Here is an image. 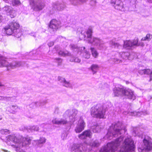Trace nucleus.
Instances as JSON below:
<instances>
[{"instance_id": "nucleus-1", "label": "nucleus", "mask_w": 152, "mask_h": 152, "mask_svg": "<svg viewBox=\"0 0 152 152\" xmlns=\"http://www.w3.org/2000/svg\"><path fill=\"white\" fill-rule=\"evenodd\" d=\"M126 131L125 127L123 125L122 123L118 121L112 124L107 134V137L111 139L113 137H116L119 135L125 133Z\"/></svg>"}, {"instance_id": "nucleus-2", "label": "nucleus", "mask_w": 152, "mask_h": 152, "mask_svg": "<svg viewBox=\"0 0 152 152\" xmlns=\"http://www.w3.org/2000/svg\"><path fill=\"white\" fill-rule=\"evenodd\" d=\"M8 139L11 141L15 142L16 144L18 143V145H15L17 148H21L29 145L31 143V139L28 137H23L19 140L14 135H10Z\"/></svg>"}, {"instance_id": "nucleus-3", "label": "nucleus", "mask_w": 152, "mask_h": 152, "mask_svg": "<svg viewBox=\"0 0 152 152\" xmlns=\"http://www.w3.org/2000/svg\"><path fill=\"white\" fill-rule=\"evenodd\" d=\"M123 139L122 136L117 139L115 142H112L107 144V146L102 147L100 152H114L118 146L120 145V143Z\"/></svg>"}, {"instance_id": "nucleus-4", "label": "nucleus", "mask_w": 152, "mask_h": 152, "mask_svg": "<svg viewBox=\"0 0 152 152\" xmlns=\"http://www.w3.org/2000/svg\"><path fill=\"white\" fill-rule=\"evenodd\" d=\"M134 141L130 137L126 138L123 143L120 152H134Z\"/></svg>"}, {"instance_id": "nucleus-5", "label": "nucleus", "mask_w": 152, "mask_h": 152, "mask_svg": "<svg viewBox=\"0 0 152 152\" xmlns=\"http://www.w3.org/2000/svg\"><path fill=\"white\" fill-rule=\"evenodd\" d=\"M91 114L94 117L99 118H104L105 111L103 109V106L97 104L92 107L91 110Z\"/></svg>"}, {"instance_id": "nucleus-6", "label": "nucleus", "mask_w": 152, "mask_h": 152, "mask_svg": "<svg viewBox=\"0 0 152 152\" xmlns=\"http://www.w3.org/2000/svg\"><path fill=\"white\" fill-rule=\"evenodd\" d=\"M23 62L20 61H14L9 63L4 57H0V67H7V70L8 71L9 70V67L14 69L23 65Z\"/></svg>"}, {"instance_id": "nucleus-7", "label": "nucleus", "mask_w": 152, "mask_h": 152, "mask_svg": "<svg viewBox=\"0 0 152 152\" xmlns=\"http://www.w3.org/2000/svg\"><path fill=\"white\" fill-rule=\"evenodd\" d=\"M143 145L138 148L139 152H148L152 149V142L145 137L143 140Z\"/></svg>"}, {"instance_id": "nucleus-8", "label": "nucleus", "mask_w": 152, "mask_h": 152, "mask_svg": "<svg viewBox=\"0 0 152 152\" xmlns=\"http://www.w3.org/2000/svg\"><path fill=\"white\" fill-rule=\"evenodd\" d=\"M92 40L88 39L87 41L88 43L93 44L94 45L98 46L99 49H102L104 47V41L98 37H93Z\"/></svg>"}, {"instance_id": "nucleus-9", "label": "nucleus", "mask_w": 152, "mask_h": 152, "mask_svg": "<svg viewBox=\"0 0 152 152\" xmlns=\"http://www.w3.org/2000/svg\"><path fill=\"white\" fill-rule=\"evenodd\" d=\"M1 10L9 15L11 18H13L16 15L15 11L10 6H5L1 8Z\"/></svg>"}, {"instance_id": "nucleus-10", "label": "nucleus", "mask_w": 152, "mask_h": 152, "mask_svg": "<svg viewBox=\"0 0 152 152\" xmlns=\"http://www.w3.org/2000/svg\"><path fill=\"white\" fill-rule=\"evenodd\" d=\"M138 41V38L134 39L133 41L130 40L125 41H124L123 47L127 49H130L132 47L137 44Z\"/></svg>"}, {"instance_id": "nucleus-11", "label": "nucleus", "mask_w": 152, "mask_h": 152, "mask_svg": "<svg viewBox=\"0 0 152 152\" xmlns=\"http://www.w3.org/2000/svg\"><path fill=\"white\" fill-rule=\"evenodd\" d=\"M49 27L53 31H56L60 27V22L55 19L52 20L50 22Z\"/></svg>"}, {"instance_id": "nucleus-12", "label": "nucleus", "mask_w": 152, "mask_h": 152, "mask_svg": "<svg viewBox=\"0 0 152 152\" xmlns=\"http://www.w3.org/2000/svg\"><path fill=\"white\" fill-rule=\"evenodd\" d=\"M134 92L130 89H124L123 96H125L129 99L134 100L136 99V96L134 94Z\"/></svg>"}, {"instance_id": "nucleus-13", "label": "nucleus", "mask_w": 152, "mask_h": 152, "mask_svg": "<svg viewBox=\"0 0 152 152\" xmlns=\"http://www.w3.org/2000/svg\"><path fill=\"white\" fill-rule=\"evenodd\" d=\"M72 152H83V145L82 144H74L72 148Z\"/></svg>"}, {"instance_id": "nucleus-14", "label": "nucleus", "mask_w": 152, "mask_h": 152, "mask_svg": "<svg viewBox=\"0 0 152 152\" xmlns=\"http://www.w3.org/2000/svg\"><path fill=\"white\" fill-rule=\"evenodd\" d=\"M111 2L116 9L120 10L123 8V4L120 0H111Z\"/></svg>"}, {"instance_id": "nucleus-15", "label": "nucleus", "mask_w": 152, "mask_h": 152, "mask_svg": "<svg viewBox=\"0 0 152 152\" xmlns=\"http://www.w3.org/2000/svg\"><path fill=\"white\" fill-rule=\"evenodd\" d=\"M45 6V4L42 0H37V1H36L34 10L36 11L41 10Z\"/></svg>"}, {"instance_id": "nucleus-16", "label": "nucleus", "mask_w": 152, "mask_h": 152, "mask_svg": "<svg viewBox=\"0 0 152 152\" xmlns=\"http://www.w3.org/2000/svg\"><path fill=\"white\" fill-rule=\"evenodd\" d=\"M79 125L75 129V131L76 133H78L81 132L84 129L85 123L83 120L79 121Z\"/></svg>"}, {"instance_id": "nucleus-17", "label": "nucleus", "mask_w": 152, "mask_h": 152, "mask_svg": "<svg viewBox=\"0 0 152 152\" xmlns=\"http://www.w3.org/2000/svg\"><path fill=\"white\" fill-rule=\"evenodd\" d=\"M91 133L90 131L86 130L79 134L78 137L81 139H85L87 137H91Z\"/></svg>"}, {"instance_id": "nucleus-18", "label": "nucleus", "mask_w": 152, "mask_h": 152, "mask_svg": "<svg viewBox=\"0 0 152 152\" xmlns=\"http://www.w3.org/2000/svg\"><path fill=\"white\" fill-rule=\"evenodd\" d=\"M124 89L120 88H115L113 91L115 96H119L124 95Z\"/></svg>"}, {"instance_id": "nucleus-19", "label": "nucleus", "mask_w": 152, "mask_h": 152, "mask_svg": "<svg viewBox=\"0 0 152 152\" xmlns=\"http://www.w3.org/2000/svg\"><path fill=\"white\" fill-rule=\"evenodd\" d=\"M58 80L63 83V86L66 87H70L71 86L69 82L66 81L64 78L61 77H58Z\"/></svg>"}, {"instance_id": "nucleus-20", "label": "nucleus", "mask_w": 152, "mask_h": 152, "mask_svg": "<svg viewBox=\"0 0 152 152\" xmlns=\"http://www.w3.org/2000/svg\"><path fill=\"white\" fill-rule=\"evenodd\" d=\"M53 7L54 9H56L57 10L61 11L64 9L65 5L63 4L56 2L54 4Z\"/></svg>"}, {"instance_id": "nucleus-21", "label": "nucleus", "mask_w": 152, "mask_h": 152, "mask_svg": "<svg viewBox=\"0 0 152 152\" xmlns=\"http://www.w3.org/2000/svg\"><path fill=\"white\" fill-rule=\"evenodd\" d=\"M24 129L22 128L23 130H26L28 131L32 132L33 131H38L39 130V127L36 126H29L28 127H24Z\"/></svg>"}, {"instance_id": "nucleus-22", "label": "nucleus", "mask_w": 152, "mask_h": 152, "mask_svg": "<svg viewBox=\"0 0 152 152\" xmlns=\"http://www.w3.org/2000/svg\"><path fill=\"white\" fill-rule=\"evenodd\" d=\"M52 122L53 124L59 125L66 124L67 123V121L66 120L62 119H61L59 121L55 119L52 121Z\"/></svg>"}, {"instance_id": "nucleus-23", "label": "nucleus", "mask_w": 152, "mask_h": 152, "mask_svg": "<svg viewBox=\"0 0 152 152\" xmlns=\"http://www.w3.org/2000/svg\"><path fill=\"white\" fill-rule=\"evenodd\" d=\"M9 25V27L12 28L13 31L18 29L19 27V24L15 22H12Z\"/></svg>"}, {"instance_id": "nucleus-24", "label": "nucleus", "mask_w": 152, "mask_h": 152, "mask_svg": "<svg viewBox=\"0 0 152 152\" xmlns=\"http://www.w3.org/2000/svg\"><path fill=\"white\" fill-rule=\"evenodd\" d=\"M119 54L121 57L125 59L129 58L130 55L129 53L127 52H120Z\"/></svg>"}, {"instance_id": "nucleus-25", "label": "nucleus", "mask_w": 152, "mask_h": 152, "mask_svg": "<svg viewBox=\"0 0 152 152\" xmlns=\"http://www.w3.org/2000/svg\"><path fill=\"white\" fill-rule=\"evenodd\" d=\"M69 47L70 49L73 51L78 52L80 50L79 48L77 45L71 44L70 45Z\"/></svg>"}, {"instance_id": "nucleus-26", "label": "nucleus", "mask_w": 152, "mask_h": 152, "mask_svg": "<svg viewBox=\"0 0 152 152\" xmlns=\"http://www.w3.org/2000/svg\"><path fill=\"white\" fill-rule=\"evenodd\" d=\"M101 127L98 125L92 126L91 129L94 132L98 133L100 131Z\"/></svg>"}, {"instance_id": "nucleus-27", "label": "nucleus", "mask_w": 152, "mask_h": 152, "mask_svg": "<svg viewBox=\"0 0 152 152\" xmlns=\"http://www.w3.org/2000/svg\"><path fill=\"white\" fill-rule=\"evenodd\" d=\"M5 30L6 31V34L7 35H11L13 33L14 31L13 30L12 28H11L9 27V25L8 27H6L4 28Z\"/></svg>"}, {"instance_id": "nucleus-28", "label": "nucleus", "mask_w": 152, "mask_h": 152, "mask_svg": "<svg viewBox=\"0 0 152 152\" xmlns=\"http://www.w3.org/2000/svg\"><path fill=\"white\" fill-rule=\"evenodd\" d=\"M92 33L93 30L92 29L90 28H88L86 32L87 38L90 39L91 38Z\"/></svg>"}, {"instance_id": "nucleus-29", "label": "nucleus", "mask_w": 152, "mask_h": 152, "mask_svg": "<svg viewBox=\"0 0 152 152\" xmlns=\"http://www.w3.org/2000/svg\"><path fill=\"white\" fill-rule=\"evenodd\" d=\"M91 69L94 74L97 72V71L99 68L97 64H93L91 67Z\"/></svg>"}, {"instance_id": "nucleus-30", "label": "nucleus", "mask_w": 152, "mask_h": 152, "mask_svg": "<svg viewBox=\"0 0 152 152\" xmlns=\"http://www.w3.org/2000/svg\"><path fill=\"white\" fill-rule=\"evenodd\" d=\"M90 50H91L92 54L93 56L95 58H97L98 56V53L95 49V48H90Z\"/></svg>"}, {"instance_id": "nucleus-31", "label": "nucleus", "mask_w": 152, "mask_h": 152, "mask_svg": "<svg viewBox=\"0 0 152 152\" xmlns=\"http://www.w3.org/2000/svg\"><path fill=\"white\" fill-rule=\"evenodd\" d=\"M152 38V35H151L150 34H147L145 37H144L141 40L149 41Z\"/></svg>"}, {"instance_id": "nucleus-32", "label": "nucleus", "mask_w": 152, "mask_h": 152, "mask_svg": "<svg viewBox=\"0 0 152 152\" xmlns=\"http://www.w3.org/2000/svg\"><path fill=\"white\" fill-rule=\"evenodd\" d=\"M70 61L72 62H74L79 63L80 62L81 60L77 57H72L70 58Z\"/></svg>"}, {"instance_id": "nucleus-33", "label": "nucleus", "mask_w": 152, "mask_h": 152, "mask_svg": "<svg viewBox=\"0 0 152 152\" xmlns=\"http://www.w3.org/2000/svg\"><path fill=\"white\" fill-rule=\"evenodd\" d=\"M99 145V143L97 140L94 141L90 143V145L92 147H97Z\"/></svg>"}, {"instance_id": "nucleus-34", "label": "nucleus", "mask_w": 152, "mask_h": 152, "mask_svg": "<svg viewBox=\"0 0 152 152\" xmlns=\"http://www.w3.org/2000/svg\"><path fill=\"white\" fill-rule=\"evenodd\" d=\"M12 2L13 6L20 5L21 4L20 0H12Z\"/></svg>"}, {"instance_id": "nucleus-35", "label": "nucleus", "mask_w": 152, "mask_h": 152, "mask_svg": "<svg viewBox=\"0 0 152 152\" xmlns=\"http://www.w3.org/2000/svg\"><path fill=\"white\" fill-rule=\"evenodd\" d=\"M110 44L111 46H114L115 48H118L120 46V45L118 43H116L113 41H110Z\"/></svg>"}, {"instance_id": "nucleus-36", "label": "nucleus", "mask_w": 152, "mask_h": 152, "mask_svg": "<svg viewBox=\"0 0 152 152\" xmlns=\"http://www.w3.org/2000/svg\"><path fill=\"white\" fill-rule=\"evenodd\" d=\"M46 139L45 138L42 137L39 140H36L35 141L38 144H42L45 142Z\"/></svg>"}, {"instance_id": "nucleus-37", "label": "nucleus", "mask_w": 152, "mask_h": 152, "mask_svg": "<svg viewBox=\"0 0 152 152\" xmlns=\"http://www.w3.org/2000/svg\"><path fill=\"white\" fill-rule=\"evenodd\" d=\"M9 130L7 129H2L0 131V132L2 134H7L9 133Z\"/></svg>"}, {"instance_id": "nucleus-38", "label": "nucleus", "mask_w": 152, "mask_h": 152, "mask_svg": "<svg viewBox=\"0 0 152 152\" xmlns=\"http://www.w3.org/2000/svg\"><path fill=\"white\" fill-rule=\"evenodd\" d=\"M83 56L85 58L88 59L90 58V55L88 52L85 51L84 53Z\"/></svg>"}, {"instance_id": "nucleus-39", "label": "nucleus", "mask_w": 152, "mask_h": 152, "mask_svg": "<svg viewBox=\"0 0 152 152\" xmlns=\"http://www.w3.org/2000/svg\"><path fill=\"white\" fill-rule=\"evenodd\" d=\"M38 104V105L39 106H42V105L41 104V103L40 102H33L31 104H30V106L31 107H32V106L34 105H35V106L37 107L38 105L37 104Z\"/></svg>"}, {"instance_id": "nucleus-40", "label": "nucleus", "mask_w": 152, "mask_h": 152, "mask_svg": "<svg viewBox=\"0 0 152 152\" xmlns=\"http://www.w3.org/2000/svg\"><path fill=\"white\" fill-rule=\"evenodd\" d=\"M37 1V0H35V1L34 0H30V4L32 6H33L34 9V7H35L36 1Z\"/></svg>"}, {"instance_id": "nucleus-41", "label": "nucleus", "mask_w": 152, "mask_h": 152, "mask_svg": "<svg viewBox=\"0 0 152 152\" xmlns=\"http://www.w3.org/2000/svg\"><path fill=\"white\" fill-rule=\"evenodd\" d=\"M109 86L107 84H104L102 85L101 87L102 89L107 90L109 88Z\"/></svg>"}, {"instance_id": "nucleus-42", "label": "nucleus", "mask_w": 152, "mask_h": 152, "mask_svg": "<svg viewBox=\"0 0 152 152\" xmlns=\"http://www.w3.org/2000/svg\"><path fill=\"white\" fill-rule=\"evenodd\" d=\"M72 54L71 53L68 51H66L64 52V57L71 56Z\"/></svg>"}, {"instance_id": "nucleus-43", "label": "nucleus", "mask_w": 152, "mask_h": 152, "mask_svg": "<svg viewBox=\"0 0 152 152\" xmlns=\"http://www.w3.org/2000/svg\"><path fill=\"white\" fill-rule=\"evenodd\" d=\"M140 113L139 112H131L129 114H130L131 115H134V116H140V115H139Z\"/></svg>"}, {"instance_id": "nucleus-44", "label": "nucleus", "mask_w": 152, "mask_h": 152, "mask_svg": "<svg viewBox=\"0 0 152 152\" xmlns=\"http://www.w3.org/2000/svg\"><path fill=\"white\" fill-rule=\"evenodd\" d=\"M70 111L69 110H66L63 116L64 118H66L68 116L69 114Z\"/></svg>"}, {"instance_id": "nucleus-45", "label": "nucleus", "mask_w": 152, "mask_h": 152, "mask_svg": "<svg viewBox=\"0 0 152 152\" xmlns=\"http://www.w3.org/2000/svg\"><path fill=\"white\" fill-rule=\"evenodd\" d=\"M151 71L149 69H145V74L149 75Z\"/></svg>"}, {"instance_id": "nucleus-46", "label": "nucleus", "mask_w": 152, "mask_h": 152, "mask_svg": "<svg viewBox=\"0 0 152 152\" xmlns=\"http://www.w3.org/2000/svg\"><path fill=\"white\" fill-rule=\"evenodd\" d=\"M10 98L8 97H4L2 96H0V100H9V99H10Z\"/></svg>"}, {"instance_id": "nucleus-47", "label": "nucleus", "mask_w": 152, "mask_h": 152, "mask_svg": "<svg viewBox=\"0 0 152 152\" xmlns=\"http://www.w3.org/2000/svg\"><path fill=\"white\" fill-rule=\"evenodd\" d=\"M138 72L139 74L141 75L145 74V69L140 70Z\"/></svg>"}, {"instance_id": "nucleus-48", "label": "nucleus", "mask_w": 152, "mask_h": 152, "mask_svg": "<svg viewBox=\"0 0 152 152\" xmlns=\"http://www.w3.org/2000/svg\"><path fill=\"white\" fill-rule=\"evenodd\" d=\"M64 52L61 50H60L58 52V54L59 55L64 56Z\"/></svg>"}, {"instance_id": "nucleus-49", "label": "nucleus", "mask_w": 152, "mask_h": 152, "mask_svg": "<svg viewBox=\"0 0 152 152\" xmlns=\"http://www.w3.org/2000/svg\"><path fill=\"white\" fill-rule=\"evenodd\" d=\"M144 44L142 42L138 43V42H137V44H136V45H135V46H144Z\"/></svg>"}, {"instance_id": "nucleus-50", "label": "nucleus", "mask_w": 152, "mask_h": 152, "mask_svg": "<svg viewBox=\"0 0 152 152\" xmlns=\"http://www.w3.org/2000/svg\"><path fill=\"white\" fill-rule=\"evenodd\" d=\"M55 59L57 61H59V62L58 63V64L59 65L61 64V62H62V60L61 59V58H56Z\"/></svg>"}, {"instance_id": "nucleus-51", "label": "nucleus", "mask_w": 152, "mask_h": 152, "mask_svg": "<svg viewBox=\"0 0 152 152\" xmlns=\"http://www.w3.org/2000/svg\"><path fill=\"white\" fill-rule=\"evenodd\" d=\"M58 111H59V108L58 107H56L55 109V110L54 113L55 114H58Z\"/></svg>"}, {"instance_id": "nucleus-52", "label": "nucleus", "mask_w": 152, "mask_h": 152, "mask_svg": "<svg viewBox=\"0 0 152 152\" xmlns=\"http://www.w3.org/2000/svg\"><path fill=\"white\" fill-rule=\"evenodd\" d=\"M49 47H51L54 45V42H50L48 44Z\"/></svg>"}, {"instance_id": "nucleus-53", "label": "nucleus", "mask_w": 152, "mask_h": 152, "mask_svg": "<svg viewBox=\"0 0 152 152\" xmlns=\"http://www.w3.org/2000/svg\"><path fill=\"white\" fill-rule=\"evenodd\" d=\"M150 75V79L149 81H151L152 80V71H151V72Z\"/></svg>"}, {"instance_id": "nucleus-54", "label": "nucleus", "mask_w": 152, "mask_h": 152, "mask_svg": "<svg viewBox=\"0 0 152 152\" xmlns=\"http://www.w3.org/2000/svg\"><path fill=\"white\" fill-rule=\"evenodd\" d=\"M77 110H75L74 113L73 114V116L75 115H76V114H77Z\"/></svg>"}, {"instance_id": "nucleus-55", "label": "nucleus", "mask_w": 152, "mask_h": 152, "mask_svg": "<svg viewBox=\"0 0 152 152\" xmlns=\"http://www.w3.org/2000/svg\"><path fill=\"white\" fill-rule=\"evenodd\" d=\"M2 151L4 152H10L9 151L4 149H2Z\"/></svg>"}, {"instance_id": "nucleus-56", "label": "nucleus", "mask_w": 152, "mask_h": 152, "mask_svg": "<svg viewBox=\"0 0 152 152\" xmlns=\"http://www.w3.org/2000/svg\"><path fill=\"white\" fill-rule=\"evenodd\" d=\"M6 3H8L9 2V0H3Z\"/></svg>"}, {"instance_id": "nucleus-57", "label": "nucleus", "mask_w": 152, "mask_h": 152, "mask_svg": "<svg viewBox=\"0 0 152 152\" xmlns=\"http://www.w3.org/2000/svg\"><path fill=\"white\" fill-rule=\"evenodd\" d=\"M4 86V85L2 84L1 83H0V86Z\"/></svg>"}, {"instance_id": "nucleus-58", "label": "nucleus", "mask_w": 152, "mask_h": 152, "mask_svg": "<svg viewBox=\"0 0 152 152\" xmlns=\"http://www.w3.org/2000/svg\"><path fill=\"white\" fill-rule=\"evenodd\" d=\"M12 107H16L17 108V107H17V106H15V105H12Z\"/></svg>"}, {"instance_id": "nucleus-59", "label": "nucleus", "mask_w": 152, "mask_h": 152, "mask_svg": "<svg viewBox=\"0 0 152 152\" xmlns=\"http://www.w3.org/2000/svg\"><path fill=\"white\" fill-rule=\"evenodd\" d=\"M24 151H23V150H20V151H19V152H24Z\"/></svg>"}, {"instance_id": "nucleus-60", "label": "nucleus", "mask_w": 152, "mask_h": 152, "mask_svg": "<svg viewBox=\"0 0 152 152\" xmlns=\"http://www.w3.org/2000/svg\"><path fill=\"white\" fill-rule=\"evenodd\" d=\"M148 1L150 2H152V0H148Z\"/></svg>"}, {"instance_id": "nucleus-61", "label": "nucleus", "mask_w": 152, "mask_h": 152, "mask_svg": "<svg viewBox=\"0 0 152 152\" xmlns=\"http://www.w3.org/2000/svg\"><path fill=\"white\" fill-rule=\"evenodd\" d=\"M83 49H85V47H83Z\"/></svg>"}, {"instance_id": "nucleus-62", "label": "nucleus", "mask_w": 152, "mask_h": 152, "mask_svg": "<svg viewBox=\"0 0 152 152\" xmlns=\"http://www.w3.org/2000/svg\"><path fill=\"white\" fill-rule=\"evenodd\" d=\"M24 152H25V151H24Z\"/></svg>"}]
</instances>
